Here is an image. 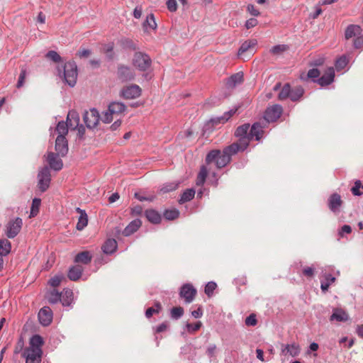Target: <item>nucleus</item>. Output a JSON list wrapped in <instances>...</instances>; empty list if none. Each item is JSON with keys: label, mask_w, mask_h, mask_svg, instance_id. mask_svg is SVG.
<instances>
[{"label": "nucleus", "mask_w": 363, "mask_h": 363, "mask_svg": "<svg viewBox=\"0 0 363 363\" xmlns=\"http://www.w3.org/2000/svg\"><path fill=\"white\" fill-rule=\"evenodd\" d=\"M58 75L62 77L64 82L70 87H74L77 83L78 77L77 66L75 62L69 61L63 66L57 67Z\"/></svg>", "instance_id": "1"}, {"label": "nucleus", "mask_w": 363, "mask_h": 363, "mask_svg": "<svg viewBox=\"0 0 363 363\" xmlns=\"http://www.w3.org/2000/svg\"><path fill=\"white\" fill-rule=\"evenodd\" d=\"M206 163L209 164L212 162L216 164L218 169L225 167L230 162V158L219 150H211L206 157Z\"/></svg>", "instance_id": "2"}, {"label": "nucleus", "mask_w": 363, "mask_h": 363, "mask_svg": "<svg viewBox=\"0 0 363 363\" xmlns=\"http://www.w3.org/2000/svg\"><path fill=\"white\" fill-rule=\"evenodd\" d=\"M132 65L140 72L148 70L152 65L150 57L143 52H135L132 59Z\"/></svg>", "instance_id": "3"}, {"label": "nucleus", "mask_w": 363, "mask_h": 363, "mask_svg": "<svg viewBox=\"0 0 363 363\" xmlns=\"http://www.w3.org/2000/svg\"><path fill=\"white\" fill-rule=\"evenodd\" d=\"M116 75L121 82H128L135 79V71L128 65L118 64L117 66Z\"/></svg>", "instance_id": "4"}, {"label": "nucleus", "mask_w": 363, "mask_h": 363, "mask_svg": "<svg viewBox=\"0 0 363 363\" xmlns=\"http://www.w3.org/2000/svg\"><path fill=\"white\" fill-rule=\"evenodd\" d=\"M38 186L41 192H45L50 186L51 181L50 171L48 167L41 168L38 174Z\"/></svg>", "instance_id": "5"}, {"label": "nucleus", "mask_w": 363, "mask_h": 363, "mask_svg": "<svg viewBox=\"0 0 363 363\" xmlns=\"http://www.w3.org/2000/svg\"><path fill=\"white\" fill-rule=\"evenodd\" d=\"M250 123H245L239 125L235 130L234 135L238 138V143L242 144L243 147H247L250 145Z\"/></svg>", "instance_id": "6"}, {"label": "nucleus", "mask_w": 363, "mask_h": 363, "mask_svg": "<svg viewBox=\"0 0 363 363\" xmlns=\"http://www.w3.org/2000/svg\"><path fill=\"white\" fill-rule=\"evenodd\" d=\"M142 93L141 88L137 84H130L124 86L120 92V96L125 99H134L138 98Z\"/></svg>", "instance_id": "7"}, {"label": "nucleus", "mask_w": 363, "mask_h": 363, "mask_svg": "<svg viewBox=\"0 0 363 363\" xmlns=\"http://www.w3.org/2000/svg\"><path fill=\"white\" fill-rule=\"evenodd\" d=\"M23 220L21 218L11 220L6 225V235L9 238H14L21 231Z\"/></svg>", "instance_id": "8"}, {"label": "nucleus", "mask_w": 363, "mask_h": 363, "mask_svg": "<svg viewBox=\"0 0 363 363\" xmlns=\"http://www.w3.org/2000/svg\"><path fill=\"white\" fill-rule=\"evenodd\" d=\"M100 115L96 108H91L89 112L85 111L83 120L86 126L89 129L94 128L99 123Z\"/></svg>", "instance_id": "9"}, {"label": "nucleus", "mask_w": 363, "mask_h": 363, "mask_svg": "<svg viewBox=\"0 0 363 363\" xmlns=\"http://www.w3.org/2000/svg\"><path fill=\"white\" fill-rule=\"evenodd\" d=\"M197 291L191 284H183L179 291V296L187 303H191L196 296Z\"/></svg>", "instance_id": "10"}, {"label": "nucleus", "mask_w": 363, "mask_h": 363, "mask_svg": "<svg viewBox=\"0 0 363 363\" xmlns=\"http://www.w3.org/2000/svg\"><path fill=\"white\" fill-rule=\"evenodd\" d=\"M282 112H283L282 106L279 104H275V105L268 107L266 109V111L264 112V118L269 123L274 122L280 118Z\"/></svg>", "instance_id": "11"}, {"label": "nucleus", "mask_w": 363, "mask_h": 363, "mask_svg": "<svg viewBox=\"0 0 363 363\" xmlns=\"http://www.w3.org/2000/svg\"><path fill=\"white\" fill-rule=\"evenodd\" d=\"M57 153L49 152L47 154L46 161L50 169L55 171H60L63 167V162Z\"/></svg>", "instance_id": "12"}, {"label": "nucleus", "mask_w": 363, "mask_h": 363, "mask_svg": "<svg viewBox=\"0 0 363 363\" xmlns=\"http://www.w3.org/2000/svg\"><path fill=\"white\" fill-rule=\"evenodd\" d=\"M38 320L43 326L49 325L52 320V312L50 307L44 306L38 313Z\"/></svg>", "instance_id": "13"}, {"label": "nucleus", "mask_w": 363, "mask_h": 363, "mask_svg": "<svg viewBox=\"0 0 363 363\" xmlns=\"http://www.w3.org/2000/svg\"><path fill=\"white\" fill-rule=\"evenodd\" d=\"M335 78V70L333 67H329L326 69L325 72L318 79L314 80L321 86H325L330 84Z\"/></svg>", "instance_id": "14"}, {"label": "nucleus", "mask_w": 363, "mask_h": 363, "mask_svg": "<svg viewBox=\"0 0 363 363\" xmlns=\"http://www.w3.org/2000/svg\"><path fill=\"white\" fill-rule=\"evenodd\" d=\"M55 149L58 155L65 157L68 152V142L65 137L57 136L55 140Z\"/></svg>", "instance_id": "15"}, {"label": "nucleus", "mask_w": 363, "mask_h": 363, "mask_svg": "<svg viewBox=\"0 0 363 363\" xmlns=\"http://www.w3.org/2000/svg\"><path fill=\"white\" fill-rule=\"evenodd\" d=\"M244 81V74L242 72H238L232 74L225 80V86L227 89H234L236 86L241 84Z\"/></svg>", "instance_id": "16"}, {"label": "nucleus", "mask_w": 363, "mask_h": 363, "mask_svg": "<svg viewBox=\"0 0 363 363\" xmlns=\"http://www.w3.org/2000/svg\"><path fill=\"white\" fill-rule=\"evenodd\" d=\"M249 130L250 142L254 138L259 141L264 134V127L259 122L254 123Z\"/></svg>", "instance_id": "17"}, {"label": "nucleus", "mask_w": 363, "mask_h": 363, "mask_svg": "<svg viewBox=\"0 0 363 363\" xmlns=\"http://www.w3.org/2000/svg\"><path fill=\"white\" fill-rule=\"evenodd\" d=\"M43 339L40 335H34L30 339V347H26L25 350H33V352L42 354L43 351L41 347L43 345Z\"/></svg>", "instance_id": "18"}, {"label": "nucleus", "mask_w": 363, "mask_h": 363, "mask_svg": "<svg viewBox=\"0 0 363 363\" xmlns=\"http://www.w3.org/2000/svg\"><path fill=\"white\" fill-rule=\"evenodd\" d=\"M342 203V201L341 199V196L337 193L331 194L328 199V207L330 210L334 213L339 211Z\"/></svg>", "instance_id": "19"}, {"label": "nucleus", "mask_w": 363, "mask_h": 363, "mask_svg": "<svg viewBox=\"0 0 363 363\" xmlns=\"http://www.w3.org/2000/svg\"><path fill=\"white\" fill-rule=\"evenodd\" d=\"M247 147H243L242 144L240 143H233L231 145L223 148V152L231 159L233 155H236L239 152L245 151Z\"/></svg>", "instance_id": "20"}, {"label": "nucleus", "mask_w": 363, "mask_h": 363, "mask_svg": "<svg viewBox=\"0 0 363 363\" xmlns=\"http://www.w3.org/2000/svg\"><path fill=\"white\" fill-rule=\"evenodd\" d=\"M362 33V29L360 26L355 24L349 25L345 31V38L346 40L355 38Z\"/></svg>", "instance_id": "21"}, {"label": "nucleus", "mask_w": 363, "mask_h": 363, "mask_svg": "<svg viewBox=\"0 0 363 363\" xmlns=\"http://www.w3.org/2000/svg\"><path fill=\"white\" fill-rule=\"evenodd\" d=\"M142 221L139 218L132 220L123 230L122 234L125 237H128L135 233L141 226Z\"/></svg>", "instance_id": "22"}, {"label": "nucleus", "mask_w": 363, "mask_h": 363, "mask_svg": "<svg viewBox=\"0 0 363 363\" xmlns=\"http://www.w3.org/2000/svg\"><path fill=\"white\" fill-rule=\"evenodd\" d=\"M22 357L26 359V363H40L42 354L33 352V350H25Z\"/></svg>", "instance_id": "23"}, {"label": "nucleus", "mask_w": 363, "mask_h": 363, "mask_svg": "<svg viewBox=\"0 0 363 363\" xmlns=\"http://www.w3.org/2000/svg\"><path fill=\"white\" fill-rule=\"evenodd\" d=\"M70 129H77L79 125V116L76 111L72 110L68 112L67 120Z\"/></svg>", "instance_id": "24"}, {"label": "nucleus", "mask_w": 363, "mask_h": 363, "mask_svg": "<svg viewBox=\"0 0 363 363\" xmlns=\"http://www.w3.org/2000/svg\"><path fill=\"white\" fill-rule=\"evenodd\" d=\"M83 270V267L80 265L72 266L68 271L67 277L71 281H76L82 277Z\"/></svg>", "instance_id": "25"}, {"label": "nucleus", "mask_w": 363, "mask_h": 363, "mask_svg": "<svg viewBox=\"0 0 363 363\" xmlns=\"http://www.w3.org/2000/svg\"><path fill=\"white\" fill-rule=\"evenodd\" d=\"M118 247L117 242L115 239H108L101 247V250L104 254L111 255Z\"/></svg>", "instance_id": "26"}, {"label": "nucleus", "mask_w": 363, "mask_h": 363, "mask_svg": "<svg viewBox=\"0 0 363 363\" xmlns=\"http://www.w3.org/2000/svg\"><path fill=\"white\" fill-rule=\"evenodd\" d=\"M145 216L147 220L153 224H159L162 220L160 213L155 209H147Z\"/></svg>", "instance_id": "27"}, {"label": "nucleus", "mask_w": 363, "mask_h": 363, "mask_svg": "<svg viewBox=\"0 0 363 363\" xmlns=\"http://www.w3.org/2000/svg\"><path fill=\"white\" fill-rule=\"evenodd\" d=\"M92 259V255L89 251H82L79 252L75 257L74 262L75 263H81L88 264Z\"/></svg>", "instance_id": "28"}, {"label": "nucleus", "mask_w": 363, "mask_h": 363, "mask_svg": "<svg viewBox=\"0 0 363 363\" xmlns=\"http://www.w3.org/2000/svg\"><path fill=\"white\" fill-rule=\"evenodd\" d=\"M76 211L80 214L76 225V228L78 230H82L87 225L88 216L86 211L84 210H82L80 208H77Z\"/></svg>", "instance_id": "29"}, {"label": "nucleus", "mask_w": 363, "mask_h": 363, "mask_svg": "<svg viewBox=\"0 0 363 363\" xmlns=\"http://www.w3.org/2000/svg\"><path fill=\"white\" fill-rule=\"evenodd\" d=\"M299 347L295 343L282 345L281 353L284 355L289 354L292 357H296L299 354Z\"/></svg>", "instance_id": "30"}, {"label": "nucleus", "mask_w": 363, "mask_h": 363, "mask_svg": "<svg viewBox=\"0 0 363 363\" xmlns=\"http://www.w3.org/2000/svg\"><path fill=\"white\" fill-rule=\"evenodd\" d=\"M61 294L60 302L64 306H69L73 301V292L69 289H64Z\"/></svg>", "instance_id": "31"}, {"label": "nucleus", "mask_w": 363, "mask_h": 363, "mask_svg": "<svg viewBox=\"0 0 363 363\" xmlns=\"http://www.w3.org/2000/svg\"><path fill=\"white\" fill-rule=\"evenodd\" d=\"M349 318L347 313L341 308H335L330 318V320H337L338 322L346 321Z\"/></svg>", "instance_id": "32"}, {"label": "nucleus", "mask_w": 363, "mask_h": 363, "mask_svg": "<svg viewBox=\"0 0 363 363\" xmlns=\"http://www.w3.org/2000/svg\"><path fill=\"white\" fill-rule=\"evenodd\" d=\"M257 44V41L255 39H250L245 41L244 43H242L241 46L238 50V55H241L247 51L252 52L253 48Z\"/></svg>", "instance_id": "33"}, {"label": "nucleus", "mask_w": 363, "mask_h": 363, "mask_svg": "<svg viewBox=\"0 0 363 363\" xmlns=\"http://www.w3.org/2000/svg\"><path fill=\"white\" fill-rule=\"evenodd\" d=\"M323 277L324 279L320 281V289L323 292H326L330 286L335 281L336 279L330 274H324Z\"/></svg>", "instance_id": "34"}, {"label": "nucleus", "mask_w": 363, "mask_h": 363, "mask_svg": "<svg viewBox=\"0 0 363 363\" xmlns=\"http://www.w3.org/2000/svg\"><path fill=\"white\" fill-rule=\"evenodd\" d=\"M108 109L111 113L118 114L125 111V106L122 102L113 101L108 105Z\"/></svg>", "instance_id": "35"}, {"label": "nucleus", "mask_w": 363, "mask_h": 363, "mask_svg": "<svg viewBox=\"0 0 363 363\" xmlns=\"http://www.w3.org/2000/svg\"><path fill=\"white\" fill-rule=\"evenodd\" d=\"M46 298L50 303L55 304L60 301L61 294L55 289H53L47 293Z\"/></svg>", "instance_id": "36"}, {"label": "nucleus", "mask_w": 363, "mask_h": 363, "mask_svg": "<svg viewBox=\"0 0 363 363\" xmlns=\"http://www.w3.org/2000/svg\"><path fill=\"white\" fill-rule=\"evenodd\" d=\"M304 94V89L301 86H296L291 89L289 99L292 101H298L301 99Z\"/></svg>", "instance_id": "37"}, {"label": "nucleus", "mask_w": 363, "mask_h": 363, "mask_svg": "<svg viewBox=\"0 0 363 363\" xmlns=\"http://www.w3.org/2000/svg\"><path fill=\"white\" fill-rule=\"evenodd\" d=\"M145 31H147L148 28L155 30L157 28V23L155 22V16L152 13L149 14L145 21L143 23Z\"/></svg>", "instance_id": "38"}, {"label": "nucleus", "mask_w": 363, "mask_h": 363, "mask_svg": "<svg viewBox=\"0 0 363 363\" xmlns=\"http://www.w3.org/2000/svg\"><path fill=\"white\" fill-rule=\"evenodd\" d=\"M226 122L227 120L223 114L220 116L211 118L206 124V127H208L209 128H214L216 125L219 124H224Z\"/></svg>", "instance_id": "39"}, {"label": "nucleus", "mask_w": 363, "mask_h": 363, "mask_svg": "<svg viewBox=\"0 0 363 363\" xmlns=\"http://www.w3.org/2000/svg\"><path fill=\"white\" fill-rule=\"evenodd\" d=\"M195 195V191L193 189H186L179 200V203L182 204L187 201L192 200Z\"/></svg>", "instance_id": "40"}, {"label": "nucleus", "mask_w": 363, "mask_h": 363, "mask_svg": "<svg viewBox=\"0 0 363 363\" xmlns=\"http://www.w3.org/2000/svg\"><path fill=\"white\" fill-rule=\"evenodd\" d=\"M11 242L6 239L0 240V255L1 256H6L11 252Z\"/></svg>", "instance_id": "41"}, {"label": "nucleus", "mask_w": 363, "mask_h": 363, "mask_svg": "<svg viewBox=\"0 0 363 363\" xmlns=\"http://www.w3.org/2000/svg\"><path fill=\"white\" fill-rule=\"evenodd\" d=\"M162 309L161 303L158 301L155 302L153 307H150L145 311V317L150 318L153 314H158Z\"/></svg>", "instance_id": "42"}, {"label": "nucleus", "mask_w": 363, "mask_h": 363, "mask_svg": "<svg viewBox=\"0 0 363 363\" xmlns=\"http://www.w3.org/2000/svg\"><path fill=\"white\" fill-rule=\"evenodd\" d=\"M291 92V85L289 83L285 84L278 94V99L280 101L286 100V99L289 98Z\"/></svg>", "instance_id": "43"}, {"label": "nucleus", "mask_w": 363, "mask_h": 363, "mask_svg": "<svg viewBox=\"0 0 363 363\" xmlns=\"http://www.w3.org/2000/svg\"><path fill=\"white\" fill-rule=\"evenodd\" d=\"M69 128L67 121H61L58 122L56 126V131L58 133V136L65 137L68 133V129Z\"/></svg>", "instance_id": "44"}, {"label": "nucleus", "mask_w": 363, "mask_h": 363, "mask_svg": "<svg viewBox=\"0 0 363 363\" xmlns=\"http://www.w3.org/2000/svg\"><path fill=\"white\" fill-rule=\"evenodd\" d=\"M179 216V211L176 208L166 209L163 213V216L168 220H173Z\"/></svg>", "instance_id": "45"}, {"label": "nucleus", "mask_w": 363, "mask_h": 363, "mask_svg": "<svg viewBox=\"0 0 363 363\" xmlns=\"http://www.w3.org/2000/svg\"><path fill=\"white\" fill-rule=\"evenodd\" d=\"M207 175H208L207 168L205 166H202L201 167V169L197 176L196 184L198 186L203 185L206 181Z\"/></svg>", "instance_id": "46"}, {"label": "nucleus", "mask_w": 363, "mask_h": 363, "mask_svg": "<svg viewBox=\"0 0 363 363\" xmlns=\"http://www.w3.org/2000/svg\"><path fill=\"white\" fill-rule=\"evenodd\" d=\"M41 204V199L35 198L33 199L30 217H35L38 215Z\"/></svg>", "instance_id": "47"}, {"label": "nucleus", "mask_w": 363, "mask_h": 363, "mask_svg": "<svg viewBox=\"0 0 363 363\" xmlns=\"http://www.w3.org/2000/svg\"><path fill=\"white\" fill-rule=\"evenodd\" d=\"M184 308L182 306L173 307L170 310V317L173 320H178L184 315Z\"/></svg>", "instance_id": "48"}, {"label": "nucleus", "mask_w": 363, "mask_h": 363, "mask_svg": "<svg viewBox=\"0 0 363 363\" xmlns=\"http://www.w3.org/2000/svg\"><path fill=\"white\" fill-rule=\"evenodd\" d=\"M348 63V59L346 56L342 55L337 60L335 61V68L337 71L341 70L344 69Z\"/></svg>", "instance_id": "49"}, {"label": "nucleus", "mask_w": 363, "mask_h": 363, "mask_svg": "<svg viewBox=\"0 0 363 363\" xmlns=\"http://www.w3.org/2000/svg\"><path fill=\"white\" fill-rule=\"evenodd\" d=\"M217 288V284L214 281L208 282L204 289V292L208 297H211L213 295V292Z\"/></svg>", "instance_id": "50"}, {"label": "nucleus", "mask_w": 363, "mask_h": 363, "mask_svg": "<svg viewBox=\"0 0 363 363\" xmlns=\"http://www.w3.org/2000/svg\"><path fill=\"white\" fill-rule=\"evenodd\" d=\"M179 186L178 182H169L164 184L160 189V191L162 193H168L176 190Z\"/></svg>", "instance_id": "51"}, {"label": "nucleus", "mask_w": 363, "mask_h": 363, "mask_svg": "<svg viewBox=\"0 0 363 363\" xmlns=\"http://www.w3.org/2000/svg\"><path fill=\"white\" fill-rule=\"evenodd\" d=\"M363 189V184L360 180H356L354 182V186L352 187L351 191L354 196H362L363 192L359 190V189Z\"/></svg>", "instance_id": "52"}, {"label": "nucleus", "mask_w": 363, "mask_h": 363, "mask_svg": "<svg viewBox=\"0 0 363 363\" xmlns=\"http://www.w3.org/2000/svg\"><path fill=\"white\" fill-rule=\"evenodd\" d=\"M121 45L125 49H129L130 50H136L138 49V46L136 44L129 38H125L121 40Z\"/></svg>", "instance_id": "53"}, {"label": "nucleus", "mask_w": 363, "mask_h": 363, "mask_svg": "<svg viewBox=\"0 0 363 363\" xmlns=\"http://www.w3.org/2000/svg\"><path fill=\"white\" fill-rule=\"evenodd\" d=\"M45 57L53 61L54 62H62V57H60V55L55 50H50L48 51L46 55H45Z\"/></svg>", "instance_id": "54"}, {"label": "nucleus", "mask_w": 363, "mask_h": 363, "mask_svg": "<svg viewBox=\"0 0 363 363\" xmlns=\"http://www.w3.org/2000/svg\"><path fill=\"white\" fill-rule=\"evenodd\" d=\"M315 275V268L313 267L305 266L302 269V272L300 276H303L307 278H312Z\"/></svg>", "instance_id": "55"}, {"label": "nucleus", "mask_w": 363, "mask_h": 363, "mask_svg": "<svg viewBox=\"0 0 363 363\" xmlns=\"http://www.w3.org/2000/svg\"><path fill=\"white\" fill-rule=\"evenodd\" d=\"M202 326L201 321H198L196 323H186V328L189 333H194L198 331Z\"/></svg>", "instance_id": "56"}, {"label": "nucleus", "mask_w": 363, "mask_h": 363, "mask_svg": "<svg viewBox=\"0 0 363 363\" xmlns=\"http://www.w3.org/2000/svg\"><path fill=\"white\" fill-rule=\"evenodd\" d=\"M288 48V46L286 45H277L273 46L270 49V52L273 55H280L284 51H286Z\"/></svg>", "instance_id": "57"}, {"label": "nucleus", "mask_w": 363, "mask_h": 363, "mask_svg": "<svg viewBox=\"0 0 363 363\" xmlns=\"http://www.w3.org/2000/svg\"><path fill=\"white\" fill-rule=\"evenodd\" d=\"M63 279H64V277L62 275H55V277H51L49 279L48 284L51 286L55 288L60 284V283Z\"/></svg>", "instance_id": "58"}, {"label": "nucleus", "mask_w": 363, "mask_h": 363, "mask_svg": "<svg viewBox=\"0 0 363 363\" xmlns=\"http://www.w3.org/2000/svg\"><path fill=\"white\" fill-rule=\"evenodd\" d=\"M353 48L354 49H363V35L360 34L353 40Z\"/></svg>", "instance_id": "59"}, {"label": "nucleus", "mask_w": 363, "mask_h": 363, "mask_svg": "<svg viewBox=\"0 0 363 363\" xmlns=\"http://www.w3.org/2000/svg\"><path fill=\"white\" fill-rule=\"evenodd\" d=\"M320 74V72L318 70V69L313 68V69H311L308 70V72L307 73V78L312 79L313 82H314V80H316L317 79H318Z\"/></svg>", "instance_id": "60"}, {"label": "nucleus", "mask_w": 363, "mask_h": 363, "mask_svg": "<svg viewBox=\"0 0 363 363\" xmlns=\"http://www.w3.org/2000/svg\"><path fill=\"white\" fill-rule=\"evenodd\" d=\"M245 323L247 326H255L257 323L256 315L254 313L250 314L245 318Z\"/></svg>", "instance_id": "61"}, {"label": "nucleus", "mask_w": 363, "mask_h": 363, "mask_svg": "<svg viewBox=\"0 0 363 363\" xmlns=\"http://www.w3.org/2000/svg\"><path fill=\"white\" fill-rule=\"evenodd\" d=\"M26 76V69L24 67L21 68V73L18 77V80L16 84L17 88H21L24 84V80Z\"/></svg>", "instance_id": "62"}, {"label": "nucleus", "mask_w": 363, "mask_h": 363, "mask_svg": "<svg viewBox=\"0 0 363 363\" xmlns=\"http://www.w3.org/2000/svg\"><path fill=\"white\" fill-rule=\"evenodd\" d=\"M134 196L135 199H137L140 201H152L155 197V196H152V195L149 196H145L141 195V194L138 193V192L135 193Z\"/></svg>", "instance_id": "63"}, {"label": "nucleus", "mask_w": 363, "mask_h": 363, "mask_svg": "<svg viewBox=\"0 0 363 363\" xmlns=\"http://www.w3.org/2000/svg\"><path fill=\"white\" fill-rule=\"evenodd\" d=\"M352 232V228L349 225H344L340 229L338 232V235L340 237H343L345 234H350Z\"/></svg>", "instance_id": "64"}]
</instances>
